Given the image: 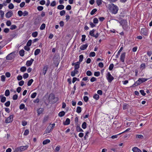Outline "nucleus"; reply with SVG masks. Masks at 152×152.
<instances>
[{"label":"nucleus","mask_w":152,"mask_h":152,"mask_svg":"<svg viewBox=\"0 0 152 152\" xmlns=\"http://www.w3.org/2000/svg\"><path fill=\"white\" fill-rule=\"evenodd\" d=\"M13 115H10L5 121L6 123H9L12 122L13 121Z\"/></svg>","instance_id":"nucleus-6"},{"label":"nucleus","mask_w":152,"mask_h":152,"mask_svg":"<svg viewBox=\"0 0 152 152\" xmlns=\"http://www.w3.org/2000/svg\"><path fill=\"white\" fill-rule=\"evenodd\" d=\"M76 131L77 132H83V130L80 128V126L79 125H77L76 127Z\"/></svg>","instance_id":"nucleus-16"},{"label":"nucleus","mask_w":152,"mask_h":152,"mask_svg":"<svg viewBox=\"0 0 152 152\" xmlns=\"http://www.w3.org/2000/svg\"><path fill=\"white\" fill-rule=\"evenodd\" d=\"M96 2L98 6H99L102 4L101 0H96Z\"/></svg>","instance_id":"nucleus-40"},{"label":"nucleus","mask_w":152,"mask_h":152,"mask_svg":"<svg viewBox=\"0 0 152 152\" xmlns=\"http://www.w3.org/2000/svg\"><path fill=\"white\" fill-rule=\"evenodd\" d=\"M1 97V102H4L6 100V98L4 96H2L1 95L0 96V97Z\"/></svg>","instance_id":"nucleus-23"},{"label":"nucleus","mask_w":152,"mask_h":152,"mask_svg":"<svg viewBox=\"0 0 152 152\" xmlns=\"http://www.w3.org/2000/svg\"><path fill=\"white\" fill-rule=\"evenodd\" d=\"M97 11V10L96 9H93L91 12L90 14L91 15H93L95 12H96Z\"/></svg>","instance_id":"nucleus-33"},{"label":"nucleus","mask_w":152,"mask_h":152,"mask_svg":"<svg viewBox=\"0 0 152 152\" xmlns=\"http://www.w3.org/2000/svg\"><path fill=\"white\" fill-rule=\"evenodd\" d=\"M34 61L33 59L31 58L29 61H27L26 62V65L27 66H31Z\"/></svg>","instance_id":"nucleus-9"},{"label":"nucleus","mask_w":152,"mask_h":152,"mask_svg":"<svg viewBox=\"0 0 152 152\" xmlns=\"http://www.w3.org/2000/svg\"><path fill=\"white\" fill-rule=\"evenodd\" d=\"M48 70V65H46L44 66L42 70V73L44 75H45Z\"/></svg>","instance_id":"nucleus-12"},{"label":"nucleus","mask_w":152,"mask_h":152,"mask_svg":"<svg viewBox=\"0 0 152 152\" xmlns=\"http://www.w3.org/2000/svg\"><path fill=\"white\" fill-rule=\"evenodd\" d=\"M26 69V68L25 66L21 67L20 69V70L21 72H25Z\"/></svg>","instance_id":"nucleus-25"},{"label":"nucleus","mask_w":152,"mask_h":152,"mask_svg":"<svg viewBox=\"0 0 152 152\" xmlns=\"http://www.w3.org/2000/svg\"><path fill=\"white\" fill-rule=\"evenodd\" d=\"M58 98L57 97H55L53 94H50L48 97V100L49 102L51 104H54L58 100Z\"/></svg>","instance_id":"nucleus-2"},{"label":"nucleus","mask_w":152,"mask_h":152,"mask_svg":"<svg viewBox=\"0 0 152 152\" xmlns=\"http://www.w3.org/2000/svg\"><path fill=\"white\" fill-rule=\"evenodd\" d=\"M86 36L85 35H82V38L81 41L82 42H83L85 41Z\"/></svg>","instance_id":"nucleus-60"},{"label":"nucleus","mask_w":152,"mask_h":152,"mask_svg":"<svg viewBox=\"0 0 152 152\" xmlns=\"http://www.w3.org/2000/svg\"><path fill=\"white\" fill-rule=\"evenodd\" d=\"M106 78L109 83H111L114 79V77L111 75L109 72L107 73Z\"/></svg>","instance_id":"nucleus-3"},{"label":"nucleus","mask_w":152,"mask_h":152,"mask_svg":"<svg viewBox=\"0 0 152 152\" xmlns=\"http://www.w3.org/2000/svg\"><path fill=\"white\" fill-rule=\"evenodd\" d=\"M6 77L4 75H2L1 77V80L3 82L5 81Z\"/></svg>","instance_id":"nucleus-49"},{"label":"nucleus","mask_w":152,"mask_h":152,"mask_svg":"<svg viewBox=\"0 0 152 152\" xmlns=\"http://www.w3.org/2000/svg\"><path fill=\"white\" fill-rule=\"evenodd\" d=\"M95 56V53L94 52H91L89 55V56L90 57H91V56L94 57V56Z\"/></svg>","instance_id":"nucleus-46"},{"label":"nucleus","mask_w":152,"mask_h":152,"mask_svg":"<svg viewBox=\"0 0 152 152\" xmlns=\"http://www.w3.org/2000/svg\"><path fill=\"white\" fill-rule=\"evenodd\" d=\"M28 147V146L27 145L26 146H20L19 147V148H18V150H19V152H21V151H23L26 150Z\"/></svg>","instance_id":"nucleus-7"},{"label":"nucleus","mask_w":152,"mask_h":152,"mask_svg":"<svg viewBox=\"0 0 152 152\" xmlns=\"http://www.w3.org/2000/svg\"><path fill=\"white\" fill-rule=\"evenodd\" d=\"M37 113L39 114H41L43 112V109L42 108H39L37 110Z\"/></svg>","instance_id":"nucleus-43"},{"label":"nucleus","mask_w":152,"mask_h":152,"mask_svg":"<svg viewBox=\"0 0 152 152\" xmlns=\"http://www.w3.org/2000/svg\"><path fill=\"white\" fill-rule=\"evenodd\" d=\"M71 5H68L66 7V9L68 10H70L71 9Z\"/></svg>","instance_id":"nucleus-59"},{"label":"nucleus","mask_w":152,"mask_h":152,"mask_svg":"<svg viewBox=\"0 0 152 152\" xmlns=\"http://www.w3.org/2000/svg\"><path fill=\"white\" fill-rule=\"evenodd\" d=\"M38 33L37 32L35 31L33 32L32 34V36L34 37H37L38 35Z\"/></svg>","instance_id":"nucleus-31"},{"label":"nucleus","mask_w":152,"mask_h":152,"mask_svg":"<svg viewBox=\"0 0 152 152\" xmlns=\"http://www.w3.org/2000/svg\"><path fill=\"white\" fill-rule=\"evenodd\" d=\"M45 23H43L40 26V29L41 30H43L45 29Z\"/></svg>","instance_id":"nucleus-36"},{"label":"nucleus","mask_w":152,"mask_h":152,"mask_svg":"<svg viewBox=\"0 0 152 152\" xmlns=\"http://www.w3.org/2000/svg\"><path fill=\"white\" fill-rule=\"evenodd\" d=\"M0 12L1 13V18L2 19H3L4 18V12L2 10H0Z\"/></svg>","instance_id":"nucleus-41"},{"label":"nucleus","mask_w":152,"mask_h":152,"mask_svg":"<svg viewBox=\"0 0 152 152\" xmlns=\"http://www.w3.org/2000/svg\"><path fill=\"white\" fill-rule=\"evenodd\" d=\"M100 73L99 71L96 72L94 73V75L95 76L98 77L100 75Z\"/></svg>","instance_id":"nucleus-44"},{"label":"nucleus","mask_w":152,"mask_h":152,"mask_svg":"<svg viewBox=\"0 0 152 152\" xmlns=\"http://www.w3.org/2000/svg\"><path fill=\"white\" fill-rule=\"evenodd\" d=\"M87 126V124L86 122H84L83 123L82 125V128L84 129H85L86 128Z\"/></svg>","instance_id":"nucleus-28"},{"label":"nucleus","mask_w":152,"mask_h":152,"mask_svg":"<svg viewBox=\"0 0 152 152\" xmlns=\"http://www.w3.org/2000/svg\"><path fill=\"white\" fill-rule=\"evenodd\" d=\"M29 133V130L28 129H26L24 133L23 134L24 135L26 136L28 135Z\"/></svg>","instance_id":"nucleus-34"},{"label":"nucleus","mask_w":152,"mask_h":152,"mask_svg":"<svg viewBox=\"0 0 152 152\" xmlns=\"http://www.w3.org/2000/svg\"><path fill=\"white\" fill-rule=\"evenodd\" d=\"M24 50H23L22 49L20 50L19 51V53L20 55L21 56H23L24 55Z\"/></svg>","instance_id":"nucleus-19"},{"label":"nucleus","mask_w":152,"mask_h":152,"mask_svg":"<svg viewBox=\"0 0 152 152\" xmlns=\"http://www.w3.org/2000/svg\"><path fill=\"white\" fill-rule=\"evenodd\" d=\"M37 94L36 92L34 93L31 95V97L32 98H34L36 96Z\"/></svg>","instance_id":"nucleus-47"},{"label":"nucleus","mask_w":152,"mask_h":152,"mask_svg":"<svg viewBox=\"0 0 152 152\" xmlns=\"http://www.w3.org/2000/svg\"><path fill=\"white\" fill-rule=\"evenodd\" d=\"M18 97V96L17 94H15L12 97V99L14 100H16Z\"/></svg>","instance_id":"nucleus-61"},{"label":"nucleus","mask_w":152,"mask_h":152,"mask_svg":"<svg viewBox=\"0 0 152 152\" xmlns=\"http://www.w3.org/2000/svg\"><path fill=\"white\" fill-rule=\"evenodd\" d=\"M70 123V120L69 118L66 119V121L64 123V125H68Z\"/></svg>","instance_id":"nucleus-18"},{"label":"nucleus","mask_w":152,"mask_h":152,"mask_svg":"<svg viewBox=\"0 0 152 152\" xmlns=\"http://www.w3.org/2000/svg\"><path fill=\"white\" fill-rule=\"evenodd\" d=\"M81 108L80 107L78 106L77 108L76 112L78 113H81Z\"/></svg>","instance_id":"nucleus-30"},{"label":"nucleus","mask_w":152,"mask_h":152,"mask_svg":"<svg viewBox=\"0 0 152 152\" xmlns=\"http://www.w3.org/2000/svg\"><path fill=\"white\" fill-rule=\"evenodd\" d=\"M141 33L144 35H147L148 33L147 32V30L145 28H142L141 29Z\"/></svg>","instance_id":"nucleus-13"},{"label":"nucleus","mask_w":152,"mask_h":152,"mask_svg":"<svg viewBox=\"0 0 152 152\" xmlns=\"http://www.w3.org/2000/svg\"><path fill=\"white\" fill-rule=\"evenodd\" d=\"M65 11L64 10H62L60 12V14L61 16H63L65 14Z\"/></svg>","instance_id":"nucleus-35"},{"label":"nucleus","mask_w":152,"mask_h":152,"mask_svg":"<svg viewBox=\"0 0 152 152\" xmlns=\"http://www.w3.org/2000/svg\"><path fill=\"white\" fill-rule=\"evenodd\" d=\"M88 46V45L86 43L85 45H82V46L80 47V48L82 50H84L86 49Z\"/></svg>","instance_id":"nucleus-15"},{"label":"nucleus","mask_w":152,"mask_h":152,"mask_svg":"<svg viewBox=\"0 0 152 152\" xmlns=\"http://www.w3.org/2000/svg\"><path fill=\"white\" fill-rule=\"evenodd\" d=\"M9 9H12L14 7V6L12 3H10L8 6Z\"/></svg>","instance_id":"nucleus-37"},{"label":"nucleus","mask_w":152,"mask_h":152,"mask_svg":"<svg viewBox=\"0 0 152 152\" xmlns=\"http://www.w3.org/2000/svg\"><path fill=\"white\" fill-rule=\"evenodd\" d=\"M139 82L138 81V80L136 82L134 83L133 84L132 86L130 87H135L136 86H137L138 85H140Z\"/></svg>","instance_id":"nucleus-22"},{"label":"nucleus","mask_w":152,"mask_h":152,"mask_svg":"<svg viewBox=\"0 0 152 152\" xmlns=\"http://www.w3.org/2000/svg\"><path fill=\"white\" fill-rule=\"evenodd\" d=\"M10 94V91L8 89H7L5 91V95L7 96H8Z\"/></svg>","instance_id":"nucleus-29"},{"label":"nucleus","mask_w":152,"mask_h":152,"mask_svg":"<svg viewBox=\"0 0 152 152\" xmlns=\"http://www.w3.org/2000/svg\"><path fill=\"white\" fill-rule=\"evenodd\" d=\"M25 105L24 104H22L20 105L19 108L21 110L23 109L25 107Z\"/></svg>","instance_id":"nucleus-55"},{"label":"nucleus","mask_w":152,"mask_h":152,"mask_svg":"<svg viewBox=\"0 0 152 152\" xmlns=\"http://www.w3.org/2000/svg\"><path fill=\"white\" fill-rule=\"evenodd\" d=\"M32 43V40L31 39L29 40L26 44V46L28 47L30 46Z\"/></svg>","instance_id":"nucleus-32"},{"label":"nucleus","mask_w":152,"mask_h":152,"mask_svg":"<svg viewBox=\"0 0 152 152\" xmlns=\"http://www.w3.org/2000/svg\"><path fill=\"white\" fill-rule=\"evenodd\" d=\"M43 7L41 6H39L37 7V9L39 11H42L43 10Z\"/></svg>","instance_id":"nucleus-62"},{"label":"nucleus","mask_w":152,"mask_h":152,"mask_svg":"<svg viewBox=\"0 0 152 152\" xmlns=\"http://www.w3.org/2000/svg\"><path fill=\"white\" fill-rule=\"evenodd\" d=\"M17 28L16 26L15 25H12L11 26L10 29L11 30H13Z\"/></svg>","instance_id":"nucleus-38"},{"label":"nucleus","mask_w":152,"mask_h":152,"mask_svg":"<svg viewBox=\"0 0 152 152\" xmlns=\"http://www.w3.org/2000/svg\"><path fill=\"white\" fill-rule=\"evenodd\" d=\"M10 101H8L5 103L4 105L6 107H8L10 106Z\"/></svg>","instance_id":"nucleus-42"},{"label":"nucleus","mask_w":152,"mask_h":152,"mask_svg":"<svg viewBox=\"0 0 152 152\" xmlns=\"http://www.w3.org/2000/svg\"><path fill=\"white\" fill-rule=\"evenodd\" d=\"M136 137L137 138H140V139H142L143 138V136L142 135H137L136 136Z\"/></svg>","instance_id":"nucleus-54"},{"label":"nucleus","mask_w":152,"mask_h":152,"mask_svg":"<svg viewBox=\"0 0 152 152\" xmlns=\"http://www.w3.org/2000/svg\"><path fill=\"white\" fill-rule=\"evenodd\" d=\"M148 79L145 78H139L138 80V81L139 82V83L140 84L148 80Z\"/></svg>","instance_id":"nucleus-10"},{"label":"nucleus","mask_w":152,"mask_h":152,"mask_svg":"<svg viewBox=\"0 0 152 152\" xmlns=\"http://www.w3.org/2000/svg\"><path fill=\"white\" fill-rule=\"evenodd\" d=\"M18 15L20 17L22 16L23 15V12L19 10L18 12Z\"/></svg>","instance_id":"nucleus-63"},{"label":"nucleus","mask_w":152,"mask_h":152,"mask_svg":"<svg viewBox=\"0 0 152 152\" xmlns=\"http://www.w3.org/2000/svg\"><path fill=\"white\" fill-rule=\"evenodd\" d=\"M33 81L34 80L33 79H31L28 82L27 85L28 86H30L31 85L32 83L33 82Z\"/></svg>","instance_id":"nucleus-26"},{"label":"nucleus","mask_w":152,"mask_h":152,"mask_svg":"<svg viewBox=\"0 0 152 152\" xmlns=\"http://www.w3.org/2000/svg\"><path fill=\"white\" fill-rule=\"evenodd\" d=\"M108 8L110 11L114 14H116L118 10V7L113 4H109Z\"/></svg>","instance_id":"nucleus-1"},{"label":"nucleus","mask_w":152,"mask_h":152,"mask_svg":"<svg viewBox=\"0 0 152 152\" xmlns=\"http://www.w3.org/2000/svg\"><path fill=\"white\" fill-rule=\"evenodd\" d=\"M95 30L93 29L91 31L89 32V35L91 37H95L96 38H97L99 35V34L97 32L95 35L94 34Z\"/></svg>","instance_id":"nucleus-4"},{"label":"nucleus","mask_w":152,"mask_h":152,"mask_svg":"<svg viewBox=\"0 0 152 152\" xmlns=\"http://www.w3.org/2000/svg\"><path fill=\"white\" fill-rule=\"evenodd\" d=\"M132 151L134 152H142L140 150L136 147L133 148L132 149Z\"/></svg>","instance_id":"nucleus-17"},{"label":"nucleus","mask_w":152,"mask_h":152,"mask_svg":"<svg viewBox=\"0 0 152 152\" xmlns=\"http://www.w3.org/2000/svg\"><path fill=\"white\" fill-rule=\"evenodd\" d=\"M79 61L80 62H82L83 58V55H80L79 56Z\"/></svg>","instance_id":"nucleus-50"},{"label":"nucleus","mask_w":152,"mask_h":152,"mask_svg":"<svg viewBox=\"0 0 152 152\" xmlns=\"http://www.w3.org/2000/svg\"><path fill=\"white\" fill-rule=\"evenodd\" d=\"M55 125V124L54 123L52 124H50L48 127H50V128L49 131H48V133H49L52 131L53 129V128H54Z\"/></svg>","instance_id":"nucleus-14"},{"label":"nucleus","mask_w":152,"mask_h":152,"mask_svg":"<svg viewBox=\"0 0 152 152\" xmlns=\"http://www.w3.org/2000/svg\"><path fill=\"white\" fill-rule=\"evenodd\" d=\"M96 79L94 77H91L90 79V81L92 82L96 81Z\"/></svg>","instance_id":"nucleus-56"},{"label":"nucleus","mask_w":152,"mask_h":152,"mask_svg":"<svg viewBox=\"0 0 152 152\" xmlns=\"http://www.w3.org/2000/svg\"><path fill=\"white\" fill-rule=\"evenodd\" d=\"M86 74L88 76H90L92 75V73L89 70L87 71Z\"/></svg>","instance_id":"nucleus-48"},{"label":"nucleus","mask_w":152,"mask_h":152,"mask_svg":"<svg viewBox=\"0 0 152 152\" xmlns=\"http://www.w3.org/2000/svg\"><path fill=\"white\" fill-rule=\"evenodd\" d=\"M65 113L64 111H62L59 113L58 115L60 117H63L65 115Z\"/></svg>","instance_id":"nucleus-21"},{"label":"nucleus","mask_w":152,"mask_h":152,"mask_svg":"<svg viewBox=\"0 0 152 152\" xmlns=\"http://www.w3.org/2000/svg\"><path fill=\"white\" fill-rule=\"evenodd\" d=\"M83 99L86 102H87L88 100V98L87 96H84L83 97Z\"/></svg>","instance_id":"nucleus-52"},{"label":"nucleus","mask_w":152,"mask_h":152,"mask_svg":"<svg viewBox=\"0 0 152 152\" xmlns=\"http://www.w3.org/2000/svg\"><path fill=\"white\" fill-rule=\"evenodd\" d=\"M140 92L141 94L143 96H145L146 94L145 93L144 91L143 90H140Z\"/></svg>","instance_id":"nucleus-53"},{"label":"nucleus","mask_w":152,"mask_h":152,"mask_svg":"<svg viewBox=\"0 0 152 152\" xmlns=\"http://www.w3.org/2000/svg\"><path fill=\"white\" fill-rule=\"evenodd\" d=\"M56 5V2L55 1H53L50 4V5L52 7H54Z\"/></svg>","instance_id":"nucleus-57"},{"label":"nucleus","mask_w":152,"mask_h":152,"mask_svg":"<svg viewBox=\"0 0 152 152\" xmlns=\"http://www.w3.org/2000/svg\"><path fill=\"white\" fill-rule=\"evenodd\" d=\"M24 82L23 80H21L19 82V85L20 86H22L24 84Z\"/></svg>","instance_id":"nucleus-58"},{"label":"nucleus","mask_w":152,"mask_h":152,"mask_svg":"<svg viewBox=\"0 0 152 152\" xmlns=\"http://www.w3.org/2000/svg\"><path fill=\"white\" fill-rule=\"evenodd\" d=\"M93 98L96 100H97L99 99V96L98 94H94V95L93 96Z\"/></svg>","instance_id":"nucleus-24"},{"label":"nucleus","mask_w":152,"mask_h":152,"mask_svg":"<svg viewBox=\"0 0 152 152\" xmlns=\"http://www.w3.org/2000/svg\"><path fill=\"white\" fill-rule=\"evenodd\" d=\"M98 22V20L97 18H95L93 19V23H94L96 24Z\"/></svg>","instance_id":"nucleus-39"},{"label":"nucleus","mask_w":152,"mask_h":152,"mask_svg":"<svg viewBox=\"0 0 152 152\" xmlns=\"http://www.w3.org/2000/svg\"><path fill=\"white\" fill-rule=\"evenodd\" d=\"M64 6L63 5H59L58 6L57 9L58 10H62L64 9Z\"/></svg>","instance_id":"nucleus-27"},{"label":"nucleus","mask_w":152,"mask_h":152,"mask_svg":"<svg viewBox=\"0 0 152 152\" xmlns=\"http://www.w3.org/2000/svg\"><path fill=\"white\" fill-rule=\"evenodd\" d=\"M28 74L27 73H25L23 75V77L24 79H26L28 77Z\"/></svg>","instance_id":"nucleus-51"},{"label":"nucleus","mask_w":152,"mask_h":152,"mask_svg":"<svg viewBox=\"0 0 152 152\" xmlns=\"http://www.w3.org/2000/svg\"><path fill=\"white\" fill-rule=\"evenodd\" d=\"M13 15V13L12 11H9L5 14L6 18H9L10 17Z\"/></svg>","instance_id":"nucleus-11"},{"label":"nucleus","mask_w":152,"mask_h":152,"mask_svg":"<svg viewBox=\"0 0 152 152\" xmlns=\"http://www.w3.org/2000/svg\"><path fill=\"white\" fill-rule=\"evenodd\" d=\"M59 25L60 26L63 27L64 26V23L63 21H61L59 23Z\"/></svg>","instance_id":"nucleus-64"},{"label":"nucleus","mask_w":152,"mask_h":152,"mask_svg":"<svg viewBox=\"0 0 152 152\" xmlns=\"http://www.w3.org/2000/svg\"><path fill=\"white\" fill-rule=\"evenodd\" d=\"M15 54L13 52L9 54L6 57L7 60H10L13 59L15 57Z\"/></svg>","instance_id":"nucleus-5"},{"label":"nucleus","mask_w":152,"mask_h":152,"mask_svg":"<svg viewBox=\"0 0 152 152\" xmlns=\"http://www.w3.org/2000/svg\"><path fill=\"white\" fill-rule=\"evenodd\" d=\"M126 55V53L124 52L121 53L120 56V60L122 62H124V59Z\"/></svg>","instance_id":"nucleus-8"},{"label":"nucleus","mask_w":152,"mask_h":152,"mask_svg":"<svg viewBox=\"0 0 152 152\" xmlns=\"http://www.w3.org/2000/svg\"><path fill=\"white\" fill-rule=\"evenodd\" d=\"M40 52V50L39 49H37L35 50L34 52V55L37 56L38 55Z\"/></svg>","instance_id":"nucleus-20"},{"label":"nucleus","mask_w":152,"mask_h":152,"mask_svg":"<svg viewBox=\"0 0 152 152\" xmlns=\"http://www.w3.org/2000/svg\"><path fill=\"white\" fill-rule=\"evenodd\" d=\"M114 67V65L113 64H111L109 66V69L110 70H112Z\"/></svg>","instance_id":"nucleus-45"}]
</instances>
